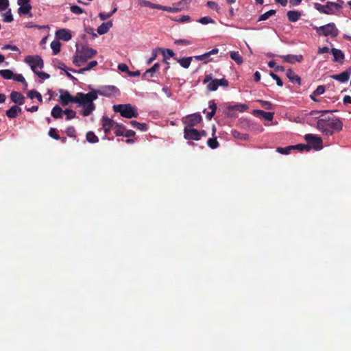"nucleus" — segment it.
I'll use <instances>...</instances> for the list:
<instances>
[{"mask_svg":"<svg viewBox=\"0 0 351 351\" xmlns=\"http://www.w3.org/2000/svg\"><path fill=\"white\" fill-rule=\"evenodd\" d=\"M335 110H311L309 114L315 116L321 114L322 117L318 119L317 121V128L326 136H331L334 132H339L342 130L343 123L339 118H337L333 115H327L332 113Z\"/></svg>","mask_w":351,"mask_h":351,"instance_id":"1","label":"nucleus"},{"mask_svg":"<svg viewBox=\"0 0 351 351\" xmlns=\"http://www.w3.org/2000/svg\"><path fill=\"white\" fill-rule=\"evenodd\" d=\"M97 99V92L95 90H92L88 93L84 94L83 93H77V99L75 104L82 106V110H80V114L82 116L88 117L95 110L96 106L93 101Z\"/></svg>","mask_w":351,"mask_h":351,"instance_id":"2","label":"nucleus"},{"mask_svg":"<svg viewBox=\"0 0 351 351\" xmlns=\"http://www.w3.org/2000/svg\"><path fill=\"white\" fill-rule=\"evenodd\" d=\"M97 54V51L93 48L82 45L80 49L77 48V54L73 56V63L80 67Z\"/></svg>","mask_w":351,"mask_h":351,"instance_id":"3","label":"nucleus"},{"mask_svg":"<svg viewBox=\"0 0 351 351\" xmlns=\"http://www.w3.org/2000/svg\"><path fill=\"white\" fill-rule=\"evenodd\" d=\"M113 110L127 119L137 118L138 116V110L132 104H114Z\"/></svg>","mask_w":351,"mask_h":351,"instance_id":"4","label":"nucleus"},{"mask_svg":"<svg viewBox=\"0 0 351 351\" xmlns=\"http://www.w3.org/2000/svg\"><path fill=\"white\" fill-rule=\"evenodd\" d=\"M204 84H207V89L210 91H215L220 86L223 87L228 86V81L226 78L212 79L210 74L205 76L203 81Z\"/></svg>","mask_w":351,"mask_h":351,"instance_id":"5","label":"nucleus"},{"mask_svg":"<svg viewBox=\"0 0 351 351\" xmlns=\"http://www.w3.org/2000/svg\"><path fill=\"white\" fill-rule=\"evenodd\" d=\"M314 29L319 35H323L324 36H330L335 38L338 35V30L334 23H330L324 26L315 27Z\"/></svg>","mask_w":351,"mask_h":351,"instance_id":"6","label":"nucleus"},{"mask_svg":"<svg viewBox=\"0 0 351 351\" xmlns=\"http://www.w3.org/2000/svg\"><path fill=\"white\" fill-rule=\"evenodd\" d=\"M25 62L30 66L33 72H36L37 68L43 69L44 62L43 58L38 56H29L25 58Z\"/></svg>","mask_w":351,"mask_h":351,"instance_id":"7","label":"nucleus"},{"mask_svg":"<svg viewBox=\"0 0 351 351\" xmlns=\"http://www.w3.org/2000/svg\"><path fill=\"white\" fill-rule=\"evenodd\" d=\"M306 142L308 143L310 147H313L315 149H319L322 147V139L317 135L312 134H307L304 136Z\"/></svg>","mask_w":351,"mask_h":351,"instance_id":"8","label":"nucleus"},{"mask_svg":"<svg viewBox=\"0 0 351 351\" xmlns=\"http://www.w3.org/2000/svg\"><path fill=\"white\" fill-rule=\"evenodd\" d=\"M201 121H202V117L197 113L187 115L184 118V119H182V122H184V123L186 125V126L185 127L191 128L195 127Z\"/></svg>","mask_w":351,"mask_h":351,"instance_id":"9","label":"nucleus"},{"mask_svg":"<svg viewBox=\"0 0 351 351\" xmlns=\"http://www.w3.org/2000/svg\"><path fill=\"white\" fill-rule=\"evenodd\" d=\"M60 101L62 106L69 105L71 103H75L76 95L75 96L71 95L67 90L62 89L60 90Z\"/></svg>","mask_w":351,"mask_h":351,"instance_id":"10","label":"nucleus"},{"mask_svg":"<svg viewBox=\"0 0 351 351\" xmlns=\"http://www.w3.org/2000/svg\"><path fill=\"white\" fill-rule=\"evenodd\" d=\"M102 128L106 134H108L112 128H116L119 123L114 121L107 116H104L101 120Z\"/></svg>","mask_w":351,"mask_h":351,"instance_id":"11","label":"nucleus"},{"mask_svg":"<svg viewBox=\"0 0 351 351\" xmlns=\"http://www.w3.org/2000/svg\"><path fill=\"white\" fill-rule=\"evenodd\" d=\"M184 138L186 140L199 141V131L193 128L185 127L184 130Z\"/></svg>","mask_w":351,"mask_h":351,"instance_id":"12","label":"nucleus"},{"mask_svg":"<svg viewBox=\"0 0 351 351\" xmlns=\"http://www.w3.org/2000/svg\"><path fill=\"white\" fill-rule=\"evenodd\" d=\"M97 92V95L99 94L100 95H103V96H106V97H110V96L115 95L116 94H117L119 92V90L116 86H114L113 85H109V86H103L101 88V89H100L99 90H98Z\"/></svg>","mask_w":351,"mask_h":351,"instance_id":"13","label":"nucleus"},{"mask_svg":"<svg viewBox=\"0 0 351 351\" xmlns=\"http://www.w3.org/2000/svg\"><path fill=\"white\" fill-rule=\"evenodd\" d=\"M314 8H315V9L319 11V12L324 14L331 15L335 14L334 9L331 7L330 1H328L326 5L317 3L314 4Z\"/></svg>","mask_w":351,"mask_h":351,"instance_id":"14","label":"nucleus"},{"mask_svg":"<svg viewBox=\"0 0 351 351\" xmlns=\"http://www.w3.org/2000/svg\"><path fill=\"white\" fill-rule=\"evenodd\" d=\"M351 75V67H349L346 71L339 74H334L330 75L331 79H335L341 83H345L348 82Z\"/></svg>","mask_w":351,"mask_h":351,"instance_id":"15","label":"nucleus"},{"mask_svg":"<svg viewBox=\"0 0 351 351\" xmlns=\"http://www.w3.org/2000/svg\"><path fill=\"white\" fill-rule=\"evenodd\" d=\"M252 114L265 121H271L274 119V112H265L263 110H254Z\"/></svg>","mask_w":351,"mask_h":351,"instance_id":"16","label":"nucleus"},{"mask_svg":"<svg viewBox=\"0 0 351 351\" xmlns=\"http://www.w3.org/2000/svg\"><path fill=\"white\" fill-rule=\"evenodd\" d=\"M217 53H218V49L215 47L213 49H212L211 51H210L209 52H205L202 55L194 56L193 58L196 60L204 61V63H208V62L210 61V56L217 54Z\"/></svg>","mask_w":351,"mask_h":351,"instance_id":"17","label":"nucleus"},{"mask_svg":"<svg viewBox=\"0 0 351 351\" xmlns=\"http://www.w3.org/2000/svg\"><path fill=\"white\" fill-rule=\"evenodd\" d=\"M56 36L58 38V39L66 42L70 40L72 38L71 31L66 29H60L56 31Z\"/></svg>","mask_w":351,"mask_h":351,"instance_id":"18","label":"nucleus"},{"mask_svg":"<svg viewBox=\"0 0 351 351\" xmlns=\"http://www.w3.org/2000/svg\"><path fill=\"white\" fill-rule=\"evenodd\" d=\"M11 100L18 105H23L25 104V97L21 93L17 91H12L10 95Z\"/></svg>","mask_w":351,"mask_h":351,"instance_id":"19","label":"nucleus"},{"mask_svg":"<svg viewBox=\"0 0 351 351\" xmlns=\"http://www.w3.org/2000/svg\"><path fill=\"white\" fill-rule=\"evenodd\" d=\"M330 53L333 55L334 62L342 64L345 59V54L341 50L336 48H332Z\"/></svg>","mask_w":351,"mask_h":351,"instance_id":"20","label":"nucleus"},{"mask_svg":"<svg viewBox=\"0 0 351 351\" xmlns=\"http://www.w3.org/2000/svg\"><path fill=\"white\" fill-rule=\"evenodd\" d=\"M284 62L294 64L300 62L302 60V55H287L281 56Z\"/></svg>","mask_w":351,"mask_h":351,"instance_id":"21","label":"nucleus"},{"mask_svg":"<svg viewBox=\"0 0 351 351\" xmlns=\"http://www.w3.org/2000/svg\"><path fill=\"white\" fill-rule=\"evenodd\" d=\"M160 68V64L158 62H156L152 66L150 69H147L145 72L143 73L144 79H149L150 77H154V73L158 71Z\"/></svg>","mask_w":351,"mask_h":351,"instance_id":"22","label":"nucleus"},{"mask_svg":"<svg viewBox=\"0 0 351 351\" xmlns=\"http://www.w3.org/2000/svg\"><path fill=\"white\" fill-rule=\"evenodd\" d=\"M21 112V108L17 105H14L6 110V116L10 119H14Z\"/></svg>","mask_w":351,"mask_h":351,"instance_id":"23","label":"nucleus"},{"mask_svg":"<svg viewBox=\"0 0 351 351\" xmlns=\"http://www.w3.org/2000/svg\"><path fill=\"white\" fill-rule=\"evenodd\" d=\"M112 26L113 23L111 21H108L107 23H103L98 26L97 29V33L100 35L106 34L109 31L110 28Z\"/></svg>","mask_w":351,"mask_h":351,"instance_id":"24","label":"nucleus"},{"mask_svg":"<svg viewBox=\"0 0 351 351\" xmlns=\"http://www.w3.org/2000/svg\"><path fill=\"white\" fill-rule=\"evenodd\" d=\"M97 65V62L96 60H93L90 62L86 67L81 68L79 70H75L73 69H71L70 70L74 73H84V72L90 71L93 67H95Z\"/></svg>","mask_w":351,"mask_h":351,"instance_id":"25","label":"nucleus"},{"mask_svg":"<svg viewBox=\"0 0 351 351\" xmlns=\"http://www.w3.org/2000/svg\"><path fill=\"white\" fill-rule=\"evenodd\" d=\"M288 21L291 22L298 21L301 16V12L296 10H289L287 14Z\"/></svg>","mask_w":351,"mask_h":351,"instance_id":"26","label":"nucleus"},{"mask_svg":"<svg viewBox=\"0 0 351 351\" xmlns=\"http://www.w3.org/2000/svg\"><path fill=\"white\" fill-rule=\"evenodd\" d=\"M287 77L293 83L300 84L301 79L298 75H296L291 69L287 71Z\"/></svg>","mask_w":351,"mask_h":351,"instance_id":"27","label":"nucleus"},{"mask_svg":"<svg viewBox=\"0 0 351 351\" xmlns=\"http://www.w3.org/2000/svg\"><path fill=\"white\" fill-rule=\"evenodd\" d=\"M174 59L176 60V62L180 63V66L182 68L186 69L190 66L193 58L192 57L182 58H174Z\"/></svg>","mask_w":351,"mask_h":351,"instance_id":"28","label":"nucleus"},{"mask_svg":"<svg viewBox=\"0 0 351 351\" xmlns=\"http://www.w3.org/2000/svg\"><path fill=\"white\" fill-rule=\"evenodd\" d=\"M193 0H180V1L173 4L176 9H179V11L184 10L188 8V6Z\"/></svg>","mask_w":351,"mask_h":351,"instance_id":"29","label":"nucleus"},{"mask_svg":"<svg viewBox=\"0 0 351 351\" xmlns=\"http://www.w3.org/2000/svg\"><path fill=\"white\" fill-rule=\"evenodd\" d=\"M64 114V110H62L60 106L56 105L52 111H51V115L53 116L54 119H60L62 117V114Z\"/></svg>","mask_w":351,"mask_h":351,"instance_id":"30","label":"nucleus"},{"mask_svg":"<svg viewBox=\"0 0 351 351\" xmlns=\"http://www.w3.org/2000/svg\"><path fill=\"white\" fill-rule=\"evenodd\" d=\"M130 125L141 132H146L149 129V126L146 123H141L137 121H131Z\"/></svg>","mask_w":351,"mask_h":351,"instance_id":"31","label":"nucleus"},{"mask_svg":"<svg viewBox=\"0 0 351 351\" xmlns=\"http://www.w3.org/2000/svg\"><path fill=\"white\" fill-rule=\"evenodd\" d=\"M209 108L211 110V111L208 112L207 116H206V117H207L208 120L210 121L213 117L215 116L217 110V104L215 101L210 100L209 101Z\"/></svg>","mask_w":351,"mask_h":351,"instance_id":"32","label":"nucleus"},{"mask_svg":"<svg viewBox=\"0 0 351 351\" xmlns=\"http://www.w3.org/2000/svg\"><path fill=\"white\" fill-rule=\"evenodd\" d=\"M158 51H162V56H163V58H164V61H165V63L166 64H169V62L167 61V59L170 58H174V52L173 51V50L171 49H166V50H164L161 48H158Z\"/></svg>","mask_w":351,"mask_h":351,"instance_id":"33","label":"nucleus"},{"mask_svg":"<svg viewBox=\"0 0 351 351\" xmlns=\"http://www.w3.org/2000/svg\"><path fill=\"white\" fill-rule=\"evenodd\" d=\"M138 5L143 7H148L151 9L158 10L159 4H155L148 0H139Z\"/></svg>","mask_w":351,"mask_h":351,"instance_id":"34","label":"nucleus"},{"mask_svg":"<svg viewBox=\"0 0 351 351\" xmlns=\"http://www.w3.org/2000/svg\"><path fill=\"white\" fill-rule=\"evenodd\" d=\"M27 97H29L30 99H37V100L39 101V102H43V97H42V95H40L38 91H36V90H30L29 91L27 92Z\"/></svg>","mask_w":351,"mask_h":351,"instance_id":"35","label":"nucleus"},{"mask_svg":"<svg viewBox=\"0 0 351 351\" xmlns=\"http://www.w3.org/2000/svg\"><path fill=\"white\" fill-rule=\"evenodd\" d=\"M230 58L236 63L241 64L243 62V58L239 54V52L232 51L230 53Z\"/></svg>","mask_w":351,"mask_h":351,"instance_id":"36","label":"nucleus"},{"mask_svg":"<svg viewBox=\"0 0 351 351\" xmlns=\"http://www.w3.org/2000/svg\"><path fill=\"white\" fill-rule=\"evenodd\" d=\"M248 109L246 104H235L234 106H230L228 110H239L241 112H243Z\"/></svg>","mask_w":351,"mask_h":351,"instance_id":"37","label":"nucleus"},{"mask_svg":"<svg viewBox=\"0 0 351 351\" xmlns=\"http://www.w3.org/2000/svg\"><path fill=\"white\" fill-rule=\"evenodd\" d=\"M51 48H52L53 53L54 55L60 52L61 49V43L59 41L53 40L50 44Z\"/></svg>","mask_w":351,"mask_h":351,"instance_id":"38","label":"nucleus"},{"mask_svg":"<svg viewBox=\"0 0 351 351\" xmlns=\"http://www.w3.org/2000/svg\"><path fill=\"white\" fill-rule=\"evenodd\" d=\"M116 130L114 132V134L116 136H123V134L126 131V128L125 125L119 123V125H116Z\"/></svg>","mask_w":351,"mask_h":351,"instance_id":"39","label":"nucleus"},{"mask_svg":"<svg viewBox=\"0 0 351 351\" xmlns=\"http://www.w3.org/2000/svg\"><path fill=\"white\" fill-rule=\"evenodd\" d=\"M276 14L275 10H269V11L265 12L263 14L260 15L258 19V21H264L269 19L271 16Z\"/></svg>","mask_w":351,"mask_h":351,"instance_id":"40","label":"nucleus"},{"mask_svg":"<svg viewBox=\"0 0 351 351\" xmlns=\"http://www.w3.org/2000/svg\"><path fill=\"white\" fill-rule=\"evenodd\" d=\"M31 10H32L31 5H20V7L19 8V14L27 15L30 13Z\"/></svg>","mask_w":351,"mask_h":351,"instance_id":"41","label":"nucleus"},{"mask_svg":"<svg viewBox=\"0 0 351 351\" xmlns=\"http://www.w3.org/2000/svg\"><path fill=\"white\" fill-rule=\"evenodd\" d=\"M0 75L3 78L10 80L14 77V73L10 69H1L0 70Z\"/></svg>","mask_w":351,"mask_h":351,"instance_id":"42","label":"nucleus"},{"mask_svg":"<svg viewBox=\"0 0 351 351\" xmlns=\"http://www.w3.org/2000/svg\"><path fill=\"white\" fill-rule=\"evenodd\" d=\"M293 149H294L293 145L284 147H278L276 148V152H278L282 154L287 155V154H289L291 152V150H293Z\"/></svg>","mask_w":351,"mask_h":351,"instance_id":"43","label":"nucleus"},{"mask_svg":"<svg viewBox=\"0 0 351 351\" xmlns=\"http://www.w3.org/2000/svg\"><path fill=\"white\" fill-rule=\"evenodd\" d=\"M117 7H114V8L112 10H111L110 12L107 13V14L101 12V13L99 14L98 16H99V18H100V19L101 21H106L108 19L110 18L112 16H113L114 14L117 12Z\"/></svg>","mask_w":351,"mask_h":351,"instance_id":"44","label":"nucleus"},{"mask_svg":"<svg viewBox=\"0 0 351 351\" xmlns=\"http://www.w3.org/2000/svg\"><path fill=\"white\" fill-rule=\"evenodd\" d=\"M86 138L87 141L92 143H97L99 141L97 136L93 132H88L86 134Z\"/></svg>","mask_w":351,"mask_h":351,"instance_id":"45","label":"nucleus"},{"mask_svg":"<svg viewBox=\"0 0 351 351\" xmlns=\"http://www.w3.org/2000/svg\"><path fill=\"white\" fill-rule=\"evenodd\" d=\"M48 135L49 137L54 138L55 140H60V136L58 134V130L54 128H50Z\"/></svg>","mask_w":351,"mask_h":351,"instance_id":"46","label":"nucleus"},{"mask_svg":"<svg viewBox=\"0 0 351 351\" xmlns=\"http://www.w3.org/2000/svg\"><path fill=\"white\" fill-rule=\"evenodd\" d=\"M232 135L235 138L245 141L248 138V134L241 133L240 132L233 131Z\"/></svg>","mask_w":351,"mask_h":351,"instance_id":"47","label":"nucleus"},{"mask_svg":"<svg viewBox=\"0 0 351 351\" xmlns=\"http://www.w3.org/2000/svg\"><path fill=\"white\" fill-rule=\"evenodd\" d=\"M64 114L66 115V118L67 121H70L75 117L76 113L75 111L71 109H66L64 110Z\"/></svg>","mask_w":351,"mask_h":351,"instance_id":"48","label":"nucleus"},{"mask_svg":"<svg viewBox=\"0 0 351 351\" xmlns=\"http://www.w3.org/2000/svg\"><path fill=\"white\" fill-rule=\"evenodd\" d=\"M158 10H166L169 12H179V9H176V6L173 5V7H169V6H165L161 4H159Z\"/></svg>","mask_w":351,"mask_h":351,"instance_id":"49","label":"nucleus"},{"mask_svg":"<svg viewBox=\"0 0 351 351\" xmlns=\"http://www.w3.org/2000/svg\"><path fill=\"white\" fill-rule=\"evenodd\" d=\"M207 143H208V147L212 149L217 148L218 145H219L218 141H217V138L215 137L210 138L208 139Z\"/></svg>","mask_w":351,"mask_h":351,"instance_id":"50","label":"nucleus"},{"mask_svg":"<svg viewBox=\"0 0 351 351\" xmlns=\"http://www.w3.org/2000/svg\"><path fill=\"white\" fill-rule=\"evenodd\" d=\"M198 22L203 25H207L209 23H214L215 21H213L210 16H206L199 19Z\"/></svg>","mask_w":351,"mask_h":351,"instance_id":"51","label":"nucleus"},{"mask_svg":"<svg viewBox=\"0 0 351 351\" xmlns=\"http://www.w3.org/2000/svg\"><path fill=\"white\" fill-rule=\"evenodd\" d=\"M71 11L72 12V13H73L75 14H78V15L83 14L84 12V10L82 8H80V6H78L77 5H71Z\"/></svg>","mask_w":351,"mask_h":351,"instance_id":"52","label":"nucleus"},{"mask_svg":"<svg viewBox=\"0 0 351 351\" xmlns=\"http://www.w3.org/2000/svg\"><path fill=\"white\" fill-rule=\"evenodd\" d=\"M330 5H331L333 9L335 10H340L342 8V5H343V0H337L336 2H331L330 1Z\"/></svg>","mask_w":351,"mask_h":351,"instance_id":"53","label":"nucleus"},{"mask_svg":"<svg viewBox=\"0 0 351 351\" xmlns=\"http://www.w3.org/2000/svg\"><path fill=\"white\" fill-rule=\"evenodd\" d=\"M294 149H298L299 151H309L311 149V147L308 145L305 144H298L296 145H293Z\"/></svg>","mask_w":351,"mask_h":351,"instance_id":"54","label":"nucleus"},{"mask_svg":"<svg viewBox=\"0 0 351 351\" xmlns=\"http://www.w3.org/2000/svg\"><path fill=\"white\" fill-rule=\"evenodd\" d=\"M325 91V88L323 85H319L315 90L313 92V95H322Z\"/></svg>","mask_w":351,"mask_h":351,"instance_id":"55","label":"nucleus"},{"mask_svg":"<svg viewBox=\"0 0 351 351\" xmlns=\"http://www.w3.org/2000/svg\"><path fill=\"white\" fill-rule=\"evenodd\" d=\"M3 21L6 23H11L13 21V16L10 10L8 11L5 15H3Z\"/></svg>","mask_w":351,"mask_h":351,"instance_id":"56","label":"nucleus"},{"mask_svg":"<svg viewBox=\"0 0 351 351\" xmlns=\"http://www.w3.org/2000/svg\"><path fill=\"white\" fill-rule=\"evenodd\" d=\"M269 75H270L271 77L274 78V80H276V84L278 86H282V84H283L282 81L278 75H277L276 74L271 73V72H270Z\"/></svg>","mask_w":351,"mask_h":351,"instance_id":"57","label":"nucleus"},{"mask_svg":"<svg viewBox=\"0 0 351 351\" xmlns=\"http://www.w3.org/2000/svg\"><path fill=\"white\" fill-rule=\"evenodd\" d=\"M34 73L36 75H38V77L40 78V79H43V80H45V79H48L50 77V75L49 73H44L43 71H37L36 70V72H34Z\"/></svg>","mask_w":351,"mask_h":351,"instance_id":"58","label":"nucleus"},{"mask_svg":"<svg viewBox=\"0 0 351 351\" xmlns=\"http://www.w3.org/2000/svg\"><path fill=\"white\" fill-rule=\"evenodd\" d=\"M15 81L20 83H25V79L21 74H14V77H12Z\"/></svg>","mask_w":351,"mask_h":351,"instance_id":"59","label":"nucleus"},{"mask_svg":"<svg viewBox=\"0 0 351 351\" xmlns=\"http://www.w3.org/2000/svg\"><path fill=\"white\" fill-rule=\"evenodd\" d=\"M66 133L69 136L75 137V130L73 126L68 127L66 128Z\"/></svg>","mask_w":351,"mask_h":351,"instance_id":"60","label":"nucleus"},{"mask_svg":"<svg viewBox=\"0 0 351 351\" xmlns=\"http://www.w3.org/2000/svg\"><path fill=\"white\" fill-rule=\"evenodd\" d=\"M158 51V48H156L152 50V57L149 58V59L148 60V62H147V64H150L152 63L153 61H154L157 57V51Z\"/></svg>","mask_w":351,"mask_h":351,"instance_id":"61","label":"nucleus"},{"mask_svg":"<svg viewBox=\"0 0 351 351\" xmlns=\"http://www.w3.org/2000/svg\"><path fill=\"white\" fill-rule=\"evenodd\" d=\"M2 50H8V49H10V50H12L13 51H19V49L17 46H15V45H6L3 47H2Z\"/></svg>","mask_w":351,"mask_h":351,"instance_id":"62","label":"nucleus"},{"mask_svg":"<svg viewBox=\"0 0 351 351\" xmlns=\"http://www.w3.org/2000/svg\"><path fill=\"white\" fill-rule=\"evenodd\" d=\"M174 43L176 45H189L191 44V41L188 40L186 39L176 40Z\"/></svg>","mask_w":351,"mask_h":351,"instance_id":"63","label":"nucleus"},{"mask_svg":"<svg viewBox=\"0 0 351 351\" xmlns=\"http://www.w3.org/2000/svg\"><path fill=\"white\" fill-rule=\"evenodd\" d=\"M207 6L208 8H210V9H212V10H217V11L219 10L218 5L215 1H208L207 2Z\"/></svg>","mask_w":351,"mask_h":351,"instance_id":"64","label":"nucleus"}]
</instances>
